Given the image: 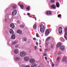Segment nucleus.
I'll return each instance as SVG.
<instances>
[{
	"label": "nucleus",
	"mask_w": 67,
	"mask_h": 67,
	"mask_svg": "<svg viewBox=\"0 0 67 67\" xmlns=\"http://www.w3.org/2000/svg\"><path fill=\"white\" fill-rule=\"evenodd\" d=\"M17 11L16 10H14L12 13V15H15L16 14Z\"/></svg>",
	"instance_id": "nucleus-7"
},
{
	"label": "nucleus",
	"mask_w": 67,
	"mask_h": 67,
	"mask_svg": "<svg viewBox=\"0 0 67 67\" xmlns=\"http://www.w3.org/2000/svg\"><path fill=\"white\" fill-rule=\"evenodd\" d=\"M56 5L57 7L58 8V7H59V5H60L59 3H57L56 4Z\"/></svg>",
	"instance_id": "nucleus-25"
},
{
	"label": "nucleus",
	"mask_w": 67,
	"mask_h": 67,
	"mask_svg": "<svg viewBox=\"0 0 67 67\" xmlns=\"http://www.w3.org/2000/svg\"><path fill=\"white\" fill-rule=\"evenodd\" d=\"M5 21H7V19H5Z\"/></svg>",
	"instance_id": "nucleus-51"
},
{
	"label": "nucleus",
	"mask_w": 67,
	"mask_h": 67,
	"mask_svg": "<svg viewBox=\"0 0 67 67\" xmlns=\"http://www.w3.org/2000/svg\"><path fill=\"white\" fill-rule=\"evenodd\" d=\"M26 67H30L29 66H26Z\"/></svg>",
	"instance_id": "nucleus-49"
},
{
	"label": "nucleus",
	"mask_w": 67,
	"mask_h": 67,
	"mask_svg": "<svg viewBox=\"0 0 67 67\" xmlns=\"http://www.w3.org/2000/svg\"><path fill=\"white\" fill-rule=\"evenodd\" d=\"M59 58H60V57H57V60H59Z\"/></svg>",
	"instance_id": "nucleus-36"
},
{
	"label": "nucleus",
	"mask_w": 67,
	"mask_h": 67,
	"mask_svg": "<svg viewBox=\"0 0 67 67\" xmlns=\"http://www.w3.org/2000/svg\"><path fill=\"white\" fill-rule=\"evenodd\" d=\"M43 56H46V55H47V54L45 53H44L43 54Z\"/></svg>",
	"instance_id": "nucleus-35"
},
{
	"label": "nucleus",
	"mask_w": 67,
	"mask_h": 67,
	"mask_svg": "<svg viewBox=\"0 0 67 67\" xmlns=\"http://www.w3.org/2000/svg\"><path fill=\"white\" fill-rule=\"evenodd\" d=\"M26 54H27L26 52L23 51L21 52L20 53V56L21 57H24L26 55Z\"/></svg>",
	"instance_id": "nucleus-2"
},
{
	"label": "nucleus",
	"mask_w": 67,
	"mask_h": 67,
	"mask_svg": "<svg viewBox=\"0 0 67 67\" xmlns=\"http://www.w3.org/2000/svg\"><path fill=\"white\" fill-rule=\"evenodd\" d=\"M45 58L46 60H47V57H45Z\"/></svg>",
	"instance_id": "nucleus-39"
},
{
	"label": "nucleus",
	"mask_w": 67,
	"mask_h": 67,
	"mask_svg": "<svg viewBox=\"0 0 67 67\" xmlns=\"http://www.w3.org/2000/svg\"><path fill=\"white\" fill-rule=\"evenodd\" d=\"M17 8V6L16 5H14L13 6V9H16Z\"/></svg>",
	"instance_id": "nucleus-24"
},
{
	"label": "nucleus",
	"mask_w": 67,
	"mask_h": 67,
	"mask_svg": "<svg viewBox=\"0 0 67 67\" xmlns=\"http://www.w3.org/2000/svg\"><path fill=\"white\" fill-rule=\"evenodd\" d=\"M50 7L51 8H52V9H55L56 8V6L54 5H51Z\"/></svg>",
	"instance_id": "nucleus-9"
},
{
	"label": "nucleus",
	"mask_w": 67,
	"mask_h": 67,
	"mask_svg": "<svg viewBox=\"0 0 67 67\" xmlns=\"http://www.w3.org/2000/svg\"><path fill=\"white\" fill-rule=\"evenodd\" d=\"M65 33H67V27H66L65 29Z\"/></svg>",
	"instance_id": "nucleus-27"
},
{
	"label": "nucleus",
	"mask_w": 67,
	"mask_h": 67,
	"mask_svg": "<svg viewBox=\"0 0 67 67\" xmlns=\"http://www.w3.org/2000/svg\"><path fill=\"white\" fill-rule=\"evenodd\" d=\"M40 52H42V49H40Z\"/></svg>",
	"instance_id": "nucleus-47"
},
{
	"label": "nucleus",
	"mask_w": 67,
	"mask_h": 67,
	"mask_svg": "<svg viewBox=\"0 0 67 67\" xmlns=\"http://www.w3.org/2000/svg\"><path fill=\"white\" fill-rule=\"evenodd\" d=\"M45 50L46 51H48V49H45Z\"/></svg>",
	"instance_id": "nucleus-44"
},
{
	"label": "nucleus",
	"mask_w": 67,
	"mask_h": 67,
	"mask_svg": "<svg viewBox=\"0 0 67 67\" xmlns=\"http://www.w3.org/2000/svg\"><path fill=\"white\" fill-rule=\"evenodd\" d=\"M58 18H60L62 16V15L61 14H59L58 16Z\"/></svg>",
	"instance_id": "nucleus-33"
},
{
	"label": "nucleus",
	"mask_w": 67,
	"mask_h": 67,
	"mask_svg": "<svg viewBox=\"0 0 67 67\" xmlns=\"http://www.w3.org/2000/svg\"><path fill=\"white\" fill-rule=\"evenodd\" d=\"M30 13H28L27 14V15H30Z\"/></svg>",
	"instance_id": "nucleus-48"
},
{
	"label": "nucleus",
	"mask_w": 67,
	"mask_h": 67,
	"mask_svg": "<svg viewBox=\"0 0 67 67\" xmlns=\"http://www.w3.org/2000/svg\"><path fill=\"white\" fill-rule=\"evenodd\" d=\"M61 45H62V43L60 42H59L57 44V47L58 48V47H60L61 46Z\"/></svg>",
	"instance_id": "nucleus-8"
},
{
	"label": "nucleus",
	"mask_w": 67,
	"mask_h": 67,
	"mask_svg": "<svg viewBox=\"0 0 67 67\" xmlns=\"http://www.w3.org/2000/svg\"><path fill=\"white\" fill-rule=\"evenodd\" d=\"M51 37H48L47 38L46 41H49V40H51Z\"/></svg>",
	"instance_id": "nucleus-26"
},
{
	"label": "nucleus",
	"mask_w": 67,
	"mask_h": 67,
	"mask_svg": "<svg viewBox=\"0 0 67 67\" xmlns=\"http://www.w3.org/2000/svg\"><path fill=\"white\" fill-rule=\"evenodd\" d=\"M17 23L18 24H20V23H21V22L19 21H18L17 22Z\"/></svg>",
	"instance_id": "nucleus-34"
},
{
	"label": "nucleus",
	"mask_w": 67,
	"mask_h": 67,
	"mask_svg": "<svg viewBox=\"0 0 67 67\" xmlns=\"http://www.w3.org/2000/svg\"><path fill=\"white\" fill-rule=\"evenodd\" d=\"M14 52L15 54H18L19 53V50L18 49H15V50Z\"/></svg>",
	"instance_id": "nucleus-19"
},
{
	"label": "nucleus",
	"mask_w": 67,
	"mask_h": 67,
	"mask_svg": "<svg viewBox=\"0 0 67 67\" xmlns=\"http://www.w3.org/2000/svg\"><path fill=\"white\" fill-rule=\"evenodd\" d=\"M26 9H27L28 11H29V10H30V6H28L27 7Z\"/></svg>",
	"instance_id": "nucleus-30"
},
{
	"label": "nucleus",
	"mask_w": 67,
	"mask_h": 67,
	"mask_svg": "<svg viewBox=\"0 0 67 67\" xmlns=\"http://www.w3.org/2000/svg\"><path fill=\"white\" fill-rule=\"evenodd\" d=\"M40 31L41 33H43L44 32V26L43 24H41L40 26Z\"/></svg>",
	"instance_id": "nucleus-1"
},
{
	"label": "nucleus",
	"mask_w": 67,
	"mask_h": 67,
	"mask_svg": "<svg viewBox=\"0 0 67 67\" xmlns=\"http://www.w3.org/2000/svg\"><path fill=\"white\" fill-rule=\"evenodd\" d=\"M65 38L66 40H67V34H66L64 35Z\"/></svg>",
	"instance_id": "nucleus-28"
},
{
	"label": "nucleus",
	"mask_w": 67,
	"mask_h": 67,
	"mask_svg": "<svg viewBox=\"0 0 67 67\" xmlns=\"http://www.w3.org/2000/svg\"><path fill=\"white\" fill-rule=\"evenodd\" d=\"M35 49H36L37 48V47L36 46H35Z\"/></svg>",
	"instance_id": "nucleus-41"
},
{
	"label": "nucleus",
	"mask_w": 67,
	"mask_h": 67,
	"mask_svg": "<svg viewBox=\"0 0 67 67\" xmlns=\"http://www.w3.org/2000/svg\"><path fill=\"white\" fill-rule=\"evenodd\" d=\"M36 37H39V36L38 35V34H36Z\"/></svg>",
	"instance_id": "nucleus-38"
},
{
	"label": "nucleus",
	"mask_w": 67,
	"mask_h": 67,
	"mask_svg": "<svg viewBox=\"0 0 67 67\" xmlns=\"http://www.w3.org/2000/svg\"><path fill=\"white\" fill-rule=\"evenodd\" d=\"M18 4V5H19V6H20L21 8L22 9H23L24 8V7L23 6V5L22 4H21V3H19Z\"/></svg>",
	"instance_id": "nucleus-11"
},
{
	"label": "nucleus",
	"mask_w": 67,
	"mask_h": 67,
	"mask_svg": "<svg viewBox=\"0 0 67 67\" xmlns=\"http://www.w3.org/2000/svg\"><path fill=\"white\" fill-rule=\"evenodd\" d=\"M60 48L61 50H62V51H64L65 49V47L64 46H60Z\"/></svg>",
	"instance_id": "nucleus-13"
},
{
	"label": "nucleus",
	"mask_w": 67,
	"mask_h": 67,
	"mask_svg": "<svg viewBox=\"0 0 67 67\" xmlns=\"http://www.w3.org/2000/svg\"><path fill=\"white\" fill-rule=\"evenodd\" d=\"M15 48H18V47H19V45L18 44H16L15 45Z\"/></svg>",
	"instance_id": "nucleus-31"
},
{
	"label": "nucleus",
	"mask_w": 67,
	"mask_h": 67,
	"mask_svg": "<svg viewBox=\"0 0 67 67\" xmlns=\"http://www.w3.org/2000/svg\"><path fill=\"white\" fill-rule=\"evenodd\" d=\"M55 0H51L50 1V2L52 3H54V2H55Z\"/></svg>",
	"instance_id": "nucleus-29"
},
{
	"label": "nucleus",
	"mask_w": 67,
	"mask_h": 67,
	"mask_svg": "<svg viewBox=\"0 0 67 67\" xmlns=\"http://www.w3.org/2000/svg\"><path fill=\"white\" fill-rule=\"evenodd\" d=\"M61 54V53H60V52H59V54Z\"/></svg>",
	"instance_id": "nucleus-52"
},
{
	"label": "nucleus",
	"mask_w": 67,
	"mask_h": 67,
	"mask_svg": "<svg viewBox=\"0 0 67 67\" xmlns=\"http://www.w3.org/2000/svg\"><path fill=\"white\" fill-rule=\"evenodd\" d=\"M31 67H36V64L35 63H34L31 65Z\"/></svg>",
	"instance_id": "nucleus-22"
},
{
	"label": "nucleus",
	"mask_w": 67,
	"mask_h": 67,
	"mask_svg": "<svg viewBox=\"0 0 67 67\" xmlns=\"http://www.w3.org/2000/svg\"><path fill=\"white\" fill-rule=\"evenodd\" d=\"M60 41H61L62 42H65V40H64V38H63L62 37H61L60 38Z\"/></svg>",
	"instance_id": "nucleus-21"
},
{
	"label": "nucleus",
	"mask_w": 67,
	"mask_h": 67,
	"mask_svg": "<svg viewBox=\"0 0 67 67\" xmlns=\"http://www.w3.org/2000/svg\"><path fill=\"white\" fill-rule=\"evenodd\" d=\"M50 61H51V63L52 62V60L51 59H50Z\"/></svg>",
	"instance_id": "nucleus-50"
},
{
	"label": "nucleus",
	"mask_w": 67,
	"mask_h": 67,
	"mask_svg": "<svg viewBox=\"0 0 67 67\" xmlns=\"http://www.w3.org/2000/svg\"><path fill=\"white\" fill-rule=\"evenodd\" d=\"M20 27H21V28H24V26L23 25H20Z\"/></svg>",
	"instance_id": "nucleus-32"
},
{
	"label": "nucleus",
	"mask_w": 67,
	"mask_h": 67,
	"mask_svg": "<svg viewBox=\"0 0 67 67\" xmlns=\"http://www.w3.org/2000/svg\"><path fill=\"white\" fill-rule=\"evenodd\" d=\"M15 60L16 61H19L21 60V58L20 57H17L15 58Z\"/></svg>",
	"instance_id": "nucleus-10"
},
{
	"label": "nucleus",
	"mask_w": 67,
	"mask_h": 67,
	"mask_svg": "<svg viewBox=\"0 0 67 67\" xmlns=\"http://www.w3.org/2000/svg\"><path fill=\"white\" fill-rule=\"evenodd\" d=\"M36 44L37 45H38V43L37 42H36Z\"/></svg>",
	"instance_id": "nucleus-46"
},
{
	"label": "nucleus",
	"mask_w": 67,
	"mask_h": 67,
	"mask_svg": "<svg viewBox=\"0 0 67 67\" xmlns=\"http://www.w3.org/2000/svg\"><path fill=\"white\" fill-rule=\"evenodd\" d=\"M51 47L52 48H53V46H51Z\"/></svg>",
	"instance_id": "nucleus-45"
},
{
	"label": "nucleus",
	"mask_w": 67,
	"mask_h": 67,
	"mask_svg": "<svg viewBox=\"0 0 67 67\" xmlns=\"http://www.w3.org/2000/svg\"><path fill=\"white\" fill-rule=\"evenodd\" d=\"M29 62L31 64H34L35 62V60L34 59L31 58L30 59Z\"/></svg>",
	"instance_id": "nucleus-3"
},
{
	"label": "nucleus",
	"mask_w": 67,
	"mask_h": 67,
	"mask_svg": "<svg viewBox=\"0 0 67 67\" xmlns=\"http://www.w3.org/2000/svg\"><path fill=\"white\" fill-rule=\"evenodd\" d=\"M52 67H54V64H52Z\"/></svg>",
	"instance_id": "nucleus-42"
},
{
	"label": "nucleus",
	"mask_w": 67,
	"mask_h": 67,
	"mask_svg": "<svg viewBox=\"0 0 67 67\" xmlns=\"http://www.w3.org/2000/svg\"><path fill=\"white\" fill-rule=\"evenodd\" d=\"M49 34V29H48L46 30L45 32V36H48Z\"/></svg>",
	"instance_id": "nucleus-4"
},
{
	"label": "nucleus",
	"mask_w": 67,
	"mask_h": 67,
	"mask_svg": "<svg viewBox=\"0 0 67 67\" xmlns=\"http://www.w3.org/2000/svg\"><path fill=\"white\" fill-rule=\"evenodd\" d=\"M48 62L49 63V62Z\"/></svg>",
	"instance_id": "nucleus-56"
},
{
	"label": "nucleus",
	"mask_w": 67,
	"mask_h": 67,
	"mask_svg": "<svg viewBox=\"0 0 67 67\" xmlns=\"http://www.w3.org/2000/svg\"><path fill=\"white\" fill-rule=\"evenodd\" d=\"M59 33L60 34H62V27H60L59 28Z\"/></svg>",
	"instance_id": "nucleus-5"
},
{
	"label": "nucleus",
	"mask_w": 67,
	"mask_h": 67,
	"mask_svg": "<svg viewBox=\"0 0 67 67\" xmlns=\"http://www.w3.org/2000/svg\"><path fill=\"white\" fill-rule=\"evenodd\" d=\"M12 29H14L15 27V25L13 24H12L10 26Z\"/></svg>",
	"instance_id": "nucleus-17"
},
{
	"label": "nucleus",
	"mask_w": 67,
	"mask_h": 67,
	"mask_svg": "<svg viewBox=\"0 0 67 67\" xmlns=\"http://www.w3.org/2000/svg\"><path fill=\"white\" fill-rule=\"evenodd\" d=\"M11 39L12 40H15V35H13L11 37Z\"/></svg>",
	"instance_id": "nucleus-14"
},
{
	"label": "nucleus",
	"mask_w": 67,
	"mask_h": 67,
	"mask_svg": "<svg viewBox=\"0 0 67 67\" xmlns=\"http://www.w3.org/2000/svg\"><path fill=\"white\" fill-rule=\"evenodd\" d=\"M39 41L40 42H41V40H39Z\"/></svg>",
	"instance_id": "nucleus-53"
},
{
	"label": "nucleus",
	"mask_w": 67,
	"mask_h": 67,
	"mask_svg": "<svg viewBox=\"0 0 67 67\" xmlns=\"http://www.w3.org/2000/svg\"><path fill=\"white\" fill-rule=\"evenodd\" d=\"M66 57H64L63 58V60H62V62H65V61H66Z\"/></svg>",
	"instance_id": "nucleus-20"
},
{
	"label": "nucleus",
	"mask_w": 67,
	"mask_h": 67,
	"mask_svg": "<svg viewBox=\"0 0 67 67\" xmlns=\"http://www.w3.org/2000/svg\"><path fill=\"white\" fill-rule=\"evenodd\" d=\"M35 21H36V19H35Z\"/></svg>",
	"instance_id": "nucleus-55"
},
{
	"label": "nucleus",
	"mask_w": 67,
	"mask_h": 67,
	"mask_svg": "<svg viewBox=\"0 0 67 67\" xmlns=\"http://www.w3.org/2000/svg\"><path fill=\"white\" fill-rule=\"evenodd\" d=\"M9 33L11 34H13L14 33V32H13V30H12V29H10L9 30Z\"/></svg>",
	"instance_id": "nucleus-15"
},
{
	"label": "nucleus",
	"mask_w": 67,
	"mask_h": 67,
	"mask_svg": "<svg viewBox=\"0 0 67 67\" xmlns=\"http://www.w3.org/2000/svg\"><path fill=\"white\" fill-rule=\"evenodd\" d=\"M17 43H18V42H17L16 41H15L13 42L12 43V44L13 45H15V44H17Z\"/></svg>",
	"instance_id": "nucleus-18"
},
{
	"label": "nucleus",
	"mask_w": 67,
	"mask_h": 67,
	"mask_svg": "<svg viewBox=\"0 0 67 67\" xmlns=\"http://www.w3.org/2000/svg\"><path fill=\"white\" fill-rule=\"evenodd\" d=\"M49 43H46V45L47 46H48V45H49Z\"/></svg>",
	"instance_id": "nucleus-37"
},
{
	"label": "nucleus",
	"mask_w": 67,
	"mask_h": 67,
	"mask_svg": "<svg viewBox=\"0 0 67 67\" xmlns=\"http://www.w3.org/2000/svg\"><path fill=\"white\" fill-rule=\"evenodd\" d=\"M24 58L25 62H27L28 60H29V57H25Z\"/></svg>",
	"instance_id": "nucleus-6"
},
{
	"label": "nucleus",
	"mask_w": 67,
	"mask_h": 67,
	"mask_svg": "<svg viewBox=\"0 0 67 67\" xmlns=\"http://www.w3.org/2000/svg\"><path fill=\"white\" fill-rule=\"evenodd\" d=\"M46 14H47V15H51V12L47 11L46 12Z\"/></svg>",
	"instance_id": "nucleus-16"
},
{
	"label": "nucleus",
	"mask_w": 67,
	"mask_h": 67,
	"mask_svg": "<svg viewBox=\"0 0 67 67\" xmlns=\"http://www.w3.org/2000/svg\"><path fill=\"white\" fill-rule=\"evenodd\" d=\"M40 47H41V46H40Z\"/></svg>",
	"instance_id": "nucleus-54"
},
{
	"label": "nucleus",
	"mask_w": 67,
	"mask_h": 67,
	"mask_svg": "<svg viewBox=\"0 0 67 67\" xmlns=\"http://www.w3.org/2000/svg\"><path fill=\"white\" fill-rule=\"evenodd\" d=\"M33 28L34 29H36V28H37V26L36 25H34L33 26Z\"/></svg>",
	"instance_id": "nucleus-23"
},
{
	"label": "nucleus",
	"mask_w": 67,
	"mask_h": 67,
	"mask_svg": "<svg viewBox=\"0 0 67 67\" xmlns=\"http://www.w3.org/2000/svg\"><path fill=\"white\" fill-rule=\"evenodd\" d=\"M24 41H25V42H26V39L25 38L24 39Z\"/></svg>",
	"instance_id": "nucleus-40"
},
{
	"label": "nucleus",
	"mask_w": 67,
	"mask_h": 67,
	"mask_svg": "<svg viewBox=\"0 0 67 67\" xmlns=\"http://www.w3.org/2000/svg\"><path fill=\"white\" fill-rule=\"evenodd\" d=\"M17 33H18V34H21L22 33V31L21 30H17Z\"/></svg>",
	"instance_id": "nucleus-12"
},
{
	"label": "nucleus",
	"mask_w": 67,
	"mask_h": 67,
	"mask_svg": "<svg viewBox=\"0 0 67 67\" xmlns=\"http://www.w3.org/2000/svg\"><path fill=\"white\" fill-rule=\"evenodd\" d=\"M34 40H35V41L36 40V38H33Z\"/></svg>",
	"instance_id": "nucleus-43"
}]
</instances>
